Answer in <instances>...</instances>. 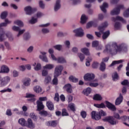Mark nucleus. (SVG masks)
Listing matches in <instances>:
<instances>
[{"label": "nucleus", "mask_w": 129, "mask_h": 129, "mask_svg": "<svg viewBox=\"0 0 129 129\" xmlns=\"http://www.w3.org/2000/svg\"><path fill=\"white\" fill-rule=\"evenodd\" d=\"M114 118H116V119H120L121 118L119 116V114L114 112L113 116H106L104 118L102 119V120L105 122H109L111 125H114L118 122L115 120Z\"/></svg>", "instance_id": "obj_1"}, {"label": "nucleus", "mask_w": 129, "mask_h": 129, "mask_svg": "<svg viewBox=\"0 0 129 129\" xmlns=\"http://www.w3.org/2000/svg\"><path fill=\"white\" fill-rule=\"evenodd\" d=\"M105 102L106 105L103 103H101V104H94V105L96 107H97V108H106L107 107L112 111H115V110H116V107H115V106L113 105V104L108 101H105Z\"/></svg>", "instance_id": "obj_2"}, {"label": "nucleus", "mask_w": 129, "mask_h": 129, "mask_svg": "<svg viewBox=\"0 0 129 129\" xmlns=\"http://www.w3.org/2000/svg\"><path fill=\"white\" fill-rule=\"evenodd\" d=\"M8 13L7 11H4L1 13V18L2 20H5V22L2 23L0 24V28L2 27H7L8 26V24H11L12 21H9V19H6L7 17H8Z\"/></svg>", "instance_id": "obj_3"}, {"label": "nucleus", "mask_w": 129, "mask_h": 129, "mask_svg": "<svg viewBox=\"0 0 129 129\" xmlns=\"http://www.w3.org/2000/svg\"><path fill=\"white\" fill-rule=\"evenodd\" d=\"M109 48H110V45H107L106 46L105 51H106V52H109L111 55H115L117 54V52L121 51V45H117L116 48L113 50L109 49Z\"/></svg>", "instance_id": "obj_4"}, {"label": "nucleus", "mask_w": 129, "mask_h": 129, "mask_svg": "<svg viewBox=\"0 0 129 129\" xmlns=\"http://www.w3.org/2000/svg\"><path fill=\"white\" fill-rule=\"evenodd\" d=\"M37 11H38L37 8H33L31 6H27L24 8V11L25 12L26 14L28 15L29 16L33 15V14L36 13Z\"/></svg>", "instance_id": "obj_5"}, {"label": "nucleus", "mask_w": 129, "mask_h": 129, "mask_svg": "<svg viewBox=\"0 0 129 129\" xmlns=\"http://www.w3.org/2000/svg\"><path fill=\"white\" fill-rule=\"evenodd\" d=\"M64 68L62 66L59 65L55 67L54 72L53 73V76L59 77L61 74H62V71H63Z\"/></svg>", "instance_id": "obj_6"}, {"label": "nucleus", "mask_w": 129, "mask_h": 129, "mask_svg": "<svg viewBox=\"0 0 129 129\" xmlns=\"http://www.w3.org/2000/svg\"><path fill=\"white\" fill-rule=\"evenodd\" d=\"M95 78V75L93 74L87 73L84 76L85 81H92Z\"/></svg>", "instance_id": "obj_7"}, {"label": "nucleus", "mask_w": 129, "mask_h": 129, "mask_svg": "<svg viewBox=\"0 0 129 129\" xmlns=\"http://www.w3.org/2000/svg\"><path fill=\"white\" fill-rule=\"evenodd\" d=\"M74 33L76 34L77 37H83L84 36V32L82 28L80 27L74 30Z\"/></svg>", "instance_id": "obj_8"}, {"label": "nucleus", "mask_w": 129, "mask_h": 129, "mask_svg": "<svg viewBox=\"0 0 129 129\" xmlns=\"http://www.w3.org/2000/svg\"><path fill=\"white\" fill-rule=\"evenodd\" d=\"M11 81V78L9 76H6L1 80V86H5V85H7L9 82Z\"/></svg>", "instance_id": "obj_9"}, {"label": "nucleus", "mask_w": 129, "mask_h": 129, "mask_svg": "<svg viewBox=\"0 0 129 129\" xmlns=\"http://www.w3.org/2000/svg\"><path fill=\"white\" fill-rule=\"evenodd\" d=\"M91 116L93 119H95V120H99V119H101V116L99 114L98 112L96 113V111H93L91 112Z\"/></svg>", "instance_id": "obj_10"}, {"label": "nucleus", "mask_w": 129, "mask_h": 129, "mask_svg": "<svg viewBox=\"0 0 129 129\" xmlns=\"http://www.w3.org/2000/svg\"><path fill=\"white\" fill-rule=\"evenodd\" d=\"M107 26H108L107 22H105L102 24L101 26L98 27V30H99L100 33H103L104 30H105V28H107Z\"/></svg>", "instance_id": "obj_11"}, {"label": "nucleus", "mask_w": 129, "mask_h": 129, "mask_svg": "<svg viewBox=\"0 0 129 129\" xmlns=\"http://www.w3.org/2000/svg\"><path fill=\"white\" fill-rule=\"evenodd\" d=\"M63 89L66 90L68 93H72L73 90L72 89V86L70 84H67L63 87Z\"/></svg>", "instance_id": "obj_12"}, {"label": "nucleus", "mask_w": 129, "mask_h": 129, "mask_svg": "<svg viewBox=\"0 0 129 129\" xmlns=\"http://www.w3.org/2000/svg\"><path fill=\"white\" fill-rule=\"evenodd\" d=\"M36 104L37 107V109H36L37 111H41V110H43V109H44V105H43V102L39 100H37Z\"/></svg>", "instance_id": "obj_13"}, {"label": "nucleus", "mask_w": 129, "mask_h": 129, "mask_svg": "<svg viewBox=\"0 0 129 129\" xmlns=\"http://www.w3.org/2000/svg\"><path fill=\"white\" fill-rule=\"evenodd\" d=\"M122 100H123V96H122V95L121 93L119 94V97H118L115 101V105H119L121 102H122Z\"/></svg>", "instance_id": "obj_14"}, {"label": "nucleus", "mask_w": 129, "mask_h": 129, "mask_svg": "<svg viewBox=\"0 0 129 129\" xmlns=\"http://www.w3.org/2000/svg\"><path fill=\"white\" fill-rule=\"evenodd\" d=\"M60 9H61V1L56 0L54 7V11L57 12L58 10H60Z\"/></svg>", "instance_id": "obj_15"}, {"label": "nucleus", "mask_w": 129, "mask_h": 129, "mask_svg": "<svg viewBox=\"0 0 129 129\" xmlns=\"http://www.w3.org/2000/svg\"><path fill=\"white\" fill-rule=\"evenodd\" d=\"M10 72V69L6 65H3L1 67L0 73H9Z\"/></svg>", "instance_id": "obj_16"}, {"label": "nucleus", "mask_w": 129, "mask_h": 129, "mask_svg": "<svg viewBox=\"0 0 129 129\" xmlns=\"http://www.w3.org/2000/svg\"><path fill=\"white\" fill-rule=\"evenodd\" d=\"M40 53L43 55H39V58L44 62H46L47 63V62H48V58H47V56L45 55L47 53L45 52H40Z\"/></svg>", "instance_id": "obj_17"}, {"label": "nucleus", "mask_w": 129, "mask_h": 129, "mask_svg": "<svg viewBox=\"0 0 129 129\" xmlns=\"http://www.w3.org/2000/svg\"><path fill=\"white\" fill-rule=\"evenodd\" d=\"M28 124L26 125H27L28 127H29V128H35V124L33 123V120L31 118H28L27 120Z\"/></svg>", "instance_id": "obj_18"}, {"label": "nucleus", "mask_w": 129, "mask_h": 129, "mask_svg": "<svg viewBox=\"0 0 129 129\" xmlns=\"http://www.w3.org/2000/svg\"><path fill=\"white\" fill-rule=\"evenodd\" d=\"M102 12H103L104 14L106 13V9L108 8V4L107 3H104L102 6L100 7Z\"/></svg>", "instance_id": "obj_19"}, {"label": "nucleus", "mask_w": 129, "mask_h": 129, "mask_svg": "<svg viewBox=\"0 0 129 129\" xmlns=\"http://www.w3.org/2000/svg\"><path fill=\"white\" fill-rule=\"evenodd\" d=\"M119 13H120L119 9H118L117 7H116L111 11L110 15H111V16H115L119 15Z\"/></svg>", "instance_id": "obj_20"}, {"label": "nucleus", "mask_w": 129, "mask_h": 129, "mask_svg": "<svg viewBox=\"0 0 129 129\" xmlns=\"http://www.w3.org/2000/svg\"><path fill=\"white\" fill-rule=\"evenodd\" d=\"M5 35H6L5 31L4 30H0V42H4L6 40Z\"/></svg>", "instance_id": "obj_21"}, {"label": "nucleus", "mask_w": 129, "mask_h": 129, "mask_svg": "<svg viewBox=\"0 0 129 129\" xmlns=\"http://www.w3.org/2000/svg\"><path fill=\"white\" fill-rule=\"evenodd\" d=\"M57 63H59L60 64H64V63H67V61L64 57L59 56L57 58Z\"/></svg>", "instance_id": "obj_22"}, {"label": "nucleus", "mask_w": 129, "mask_h": 129, "mask_svg": "<svg viewBox=\"0 0 129 129\" xmlns=\"http://www.w3.org/2000/svg\"><path fill=\"white\" fill-rule=\"evenodd\" d=\"M93 99L94 100H96L97 101H100L101 100H102V97H101L100 94H96L94 95Z\"/></svg>", "instance_id": "obj_23"}, {"label": "nucleus", "mask_w": 129, "mask_h": 129, "mask_svg": "<svg viewBox=\"0 0 129 129\" xmlns=\"http://www.w3.org/2000/svg\"><path fill=\"white\" fill-rule=\"evenodd\" d=\"M102 33H103V35L102 37L103 40H106V39H107V38H108V37L109 36V35H110V32H109V30H107L105 32H102Z\"/></svg>", "instance_id": "obj_24"}, {"label": "nucleus", "mask_w": 129, "mask_h": 129, "mask_svg": "<svg viewBox=\"0 0 129 129\" xmlns=\"http://www.w3.org/2000/svg\"><path fill=\"white\" fill-rule=\"evenodd\" d=\"M54 67H55V66L53 64H47L43 67V69H45L46 70H52Z\"/></svg>", "instance_id": "obj_25"}, {"label": "nucleus", "mask_w": 129, "mask_h": 129, "mask_svg": "<svg viewBox=\"0 0 129 129\" xmlns=\"http://www.w3.org/2000/svg\"><path fill=\"white\" fill-rule=\"evenodd\" d=\"M91 91H92V90L91 89V88L90 87H88L86 89L83 90V93L85 95H86V96H88V95H89V94L91 93Z\"/></svg>", "instance_id": "obj_26"}, {"label": "nucleus", "mask_w": 129, "mask_h": 129, "mask_svg": "<svg viewBox=\"0 0 129 129\" xmlns=\"http://www.w3.org/2000/svg\"><path fill=\"white\" fill-rule=\"evenodd\" d=\"M46 105L49 110H54V104L51 101H47Z\"/></svg>", "instance_id": "obj_27"}, {"label": "nucleus", "mask_w": 129, "mask_h": 129, "mask_svg": "<svg viewBox=\"0 0 129 129\" xmlns=\"http://www.w3.org/2000/svg\"><path fill=\"white\" fill-rule=\"evenodd\" d=\"M105 69H106V65L105 64V63L101 62L100 64L99 70L102 71V72H104Z\"/></svg>", "instance_id": "obj_28"}, {"label": "nucleus", "mask_w": 129, "mask_h": 129, "mask_svg": "<svg viewBox=\"0 0 129 129\" xmlns=\"http://www.w3.org/2000/svg\"><path fill=\"white\" fill-rule=\"evenodd\" d=\"M81 51L86 56H90V52H89V49L86 47L82 48Z\"/></svg>", "instance_id": "obj_29"}, {"label": "nucleus", "mask_w": 129, "mask_h": 129, "mask_svg": "<svg viewBox=\"0 0 129 129\" xmlns=\"http://www.w3.org/2000/svg\"><path fill=\"white\" fill-rule=\"evenodd\" d=\"M52 80V78H51V76H47L45 77L44 81V83L45 84H48L51 82V81Z\"/></svg>", "instance_id": "obj_30"}, {"label": "nucleus", "mask_w": 129, "mask_h": 129, "mask_svg": "<svg viewBox=\"0 0 129 129\" xmlns=\"http://www.w3.org/2000/svg\"><path fill=\"white\" fill-rule=\"evenodd\" d=\"M5 35L7 38H8L10 41H14V37H13V35L12 33L10 32H8L7 33H5Z\"/></svg>", "instance_id": "obj_31"}, {"label": "nucleus", "mask_w": 129, "mask_h": 129, "mask_svg": "<svg viewBox=\"0 0 129 129\" xmlns=\"http://www.w3.org/2000/svg\"><path fill=\"white\" fill-rule=\"evenodd\" d=\"M30 38H31V35H30V33L27 32L24 34L23 39L25 41H29V40H30Z\"/></svg>", "instance_id": "obj_32"}, {"label": "nucleus", "mask_w": 129, "mask_h": 129, "mask_svg": "<svg viewBox=\"0 0 129 129\" xmlns=\"http://www.w3.org/2000/svg\"><path fill=\"white\" fill-rule=\"evenodd\" d=\"M48 125L49 126H53V127L57 126V121L52 120L48 121Z\"/></svg>", "instance_id": "obj_33"}, {"label": "nucleus", "mask_w": 129, "mask_h": 129, "mask_svg": "<svg viewBox=\"0 0 129 129\" xmlns=\"http://www.w3.org/2000/svg\"><path fill=\"white\" fill-rule=\"evenodd\" d=\"M18 122L20 124L22 125V126H26V125H27V123H26V120L24 118L19 119Z\"/></svg>", "instance_id": "obj_34"}, {"label": "nucleus", "mask_w": 129, "mask_h": 129, "mask_svg": "<svg viewBox=\"0 0 129 129\" xmlns=\"http://www.w3.org/2000/svg\"><path fill=\"white\" fill-rule=\"evenodd\" d=\"M87 21V18L85 15H82L81 18V24H85Z\"/></svg>", "instance_id": "obj_35"}, {"label": "nucleus", "mask_w": 129, "mask_h": 129, "mask_svg": "<svg viewBox=\"0 0 129 129\" xmlns=\"http://www.w3.org/2000/svg\"><path fill=\"white\" fill-rule=\"evenodd\" d=\"M69 79L70 81H71L72 82H74L75 83L78 82V79L73 77V76H70Z\"/></svg>", "instance_id": "obj_36"}, {"label": "nucleus", "mask_w": 129, "mask_h": 129, "mask_svg": "<svg viewBox=\"0 0 129 129\" xmlns=\"http://www.w3.org/2000/svg\"><path fill=\"white\" fill-rule=\"evenodd\" d=\"M34 90L36 93H40V92H42V88L39 86H36L34 88Z\"/></svg>", "instance_id": "obj_37"}, {"label": "nucleus", "mask_w": 129, "mask_h": 129, "mask_svg": "<svg viewBox=\"0 0 129 129\" xmlns=\"http://www.w3.org/2000/svg\"><path fill=\"white\" fill-rule=\"evenodd\" d=\"M99 45V41L97 40H95L93 41L92 43V47H93V48H97Z\"/></svg>", "instance_id": "obj_38"}, {"label": "nucleus", "mask_w": 129, "mask_h": 129, "mask_svg": "<svg viewBox=\"0 0 129 129\" xmlns=\"http://www.w3.org/2000/svg\"><path fill=\"white\" fill-rule=\"evenodd\" d=\"M14 23L19 27H24V23H23L21 20L15 21Z\"/></svg>", "instance_id": "obj_39"}, {"label": "nucleus", "mask_w": 129, "mask_h": 129, "mask_svg": "<svg viewBox=\"0 0 129 129\" xmlns=\"http://www.w3.org/2000/svg\"><path fill=\"white\" fill-rule=\"evenodd\" d=\"M38 22V19L37 18H35L34 17H32L31 19L29 20V23L31 24V25H34V24H36Z\"/></svg>", "instance_id": "obj_40"}, {"label": "nucleus", "mask_w": 129, "mask_h": 129, "mask_svg": "<svg viewBox=\"0 0 129 129\" xmlns=\"http://www.w3.org/2000/svg\"><path fill=\"white\" fill-rule=\"evenodd\" d=\"M62 45L57 44L53 46V48L55 50H57V51H61L62 50Z\"/></svg>", "instance_id": "obj_41"}, {"label": "nucleus", "mask_w": 129, "mask_h": 129, "mask_svg": "<svg viewBox=\"0 0 129 129\" xmlns=\"http://www.w3.org/2000/svg\"><path fill=\"white\" fill-rule=\"evenodd\" d=\"M68 107H69V108H70L71 110H72V111H75V110H76V109H75V104H74V103H71L69 104Z\"/></svg>", "instance_id": "obj_42"}, {"label": "nucleus", "mask_w": 129, "mask_h": 129, "mask_svg": "<svg viewBox=\"0 0 129 129\" xmlns=\"http://www.w3.org/2000/svg\"><path fill=\"white\" fill-rule=\"evenodd\" d=\"M53 79L52 80V84L53 85H58V77H56L55 76H53Z\"/></svg>", "instance_id": "obj_43"}, {"label": "nucleus", "mask_w": 129, "mask_h": 129, "mask_svg": "<svg viewBox=\"0 0 129 129\" xmlns=\"http://www.w3.org/2000/svg\"><path fill=\"white\" fill-rule=\"evenodd\" d=\"M99 114H100V116H106L107 115V114L106 112H105L103 110L101 109L100 111H98Z\"/></svg>", "instance_id": "obj_44"}, {"label": "nucleus", "mask_w": 129, "mask_h": 129, "mask_svg": "<svg viewBox=\"0 0 129 129\" xmlns=\"http://www.w3.org/2000/svg\"><path fill=\"white\" fill-rule=\"evenodd\" d=\"M41 69H42V66L40 63H37L36 67H34V70L35 71H39V70H41Z\"/></svg>", "instance_id": "obj_45"}, {"label": "nucleus", "mask_w": 129, "mask_h": 129, "mask_svg": "<svg viewBox=\"0 0 129 129\" xmlns=\"http://www.w3.org/2000/svg\"><path fill=\"white\" fill-rule=\"evenodd\" d=\"M39 114H40V115H42V116H48V115H49L48 112L45 110L40 111Z\"/></svg>", "instance_id": "obj_46"}, {"label": "nucleus", "mask_w": 129, "mask_h": 129, "mask_svg": "<svg viewBox=\"0 0 129 129\" xmlns=\"http://www.w3.org/2000/svg\"><path fill=\"white\" fill-rule=\"evenodd\" d=\"M30 116L32 118V119H33V120L37 121V118H38V117L35 114V113H31L30 114Z\"/></svg>", "instance_id": "obj_47"}, {"label": "nucleus", "mask_w": 129, "mask_h": 129, "mask_svg": "<svg viewBox=\"0 0 129 129\" xmlns=\"http://www.w3.org/2000/svg\"><path fill=\"white\" fill-rule=\"evenodd\" d=\"M78 56L80 58V61H81V62H83V60H84V59H85V56L84 55V54H83L81 53H78Z\"/></svg>", "instance_id": "obj_48"}, {"label": "nucleus", "mask_w": 129, "mask_h": 129, "mask_svg": "<svg viewBox=\"0 0 129 129\" xmlns=\"http://www.w3.org/2000/svg\"><path fill=\"white\" fill-rule=\"evenodd\" d=\"M117 21H120L121 22H123L124 24H126V21L125 20L123 19L122 17L120 16H117L116 17Z\"/></svg>", "instance_id": "obj_49"}, {"label": "nucleus", "mask_w": 129, "mask_h": 129, "mask_svg": "<svg viewBox=\"0 0 129 129\" xmlns=\"http://www.w3.org/2000/svg\"><path fill=\"white\" fill-rule=\"evenodd\" d=\"M113 78V81H115V80H117L118 79V74H117V72H115L114 73V75L112 76Z\"/></svg>", "instance_id": "obj_50"}, {"label": "nucleus", "mask_w": 129, "mask_h": 129, "mask_svg": "<svg viewBox=\"0 0 129 129\" xmlns=\"http://www.w3.org/2000/svg\"><path fill=\"white\" fill-rule=\"evenodd\" d=\"M48 71L46 69H43L42 71V76H43L44 77H46L47 76H48Z\"/></svg>", "instance_id": "obj_51"}, {"label": "nucleus", "mask_w": 129, "mask_h": 129, "mask_svg": "<svg viewBox=\"0 0 129 129\" xmlns=\"http://www.w3.org/2000/svg\"><path fill=\"white\" fill-rule=\"evenodd\" d=\"M39 8H40V9H42V10H44V9H45V4L43 2V1H39Z\"/></svg>", "instance_id": "obj_52"}, {"label": "nucleus", "mask_w": 129, "mask_h": 129, "mask_svg": "<svg viewBox=\"0 0 129 129\" xmlns=\"http://www.w3.org/2000/svg\"><path fill=\"white\" fill-rule=\"evenodd\" d=\"M114 28L116 30H119L120 29V23L116 22L114 25Z\"/></svg>", "instance_id": "obj_53"}, {"label": "nucleus", "mask_w": 129, "mask_h": 129, "mask_svg": "<svg viewBox=\"0 0 129 129\" xmlns=\"http://www.w3.org/2000/svg\"><path fill=\"white\" fill-rule=\"evenodd\" d=\"M89 85L91 86V87H97V86L99 85V84L98 83H90Z\"/></svg>", "instance_id": "obj_54"}, {"label": "nucleus", "mask_w": 129, "mask_h": 129, "mask_svg": "<svg viewBox=\"0 0 129 129\" xmlns=\"http://www.w3.org/2000/svg\"><path fill=\"white\" fill-rule=\"evenodd\" d=\"M61 114L62 116H67L69 115V114L67 113V110H66V109H62Z\"/></svg>", "instance_id": "obj_55"}, {"label": "nucleus", "mask_w": 129, "mask_h": 129, "mask_svg": "<svg viewBox=\"0 0 129 129\" xmlns=\"http://www.w3.org/2000/svg\"><path fill=\"white\" fill-rule=\"evenodd\" d=\"M123 17L124 18H129V11L127 9L123 12Z\"/></svg>", "instance_id": "obj_56"}, {"label": "nucleus", "mask_w": 129, "mask_h": 129, "mask_svg": "<svg viewBox=\"0 0 129 129\" xmlns=\"http://www.w3.org/2000/svg\"><path fill=\"white\" fill-rule=\"evenodd\" d=\"M36 18L37 19H39L40 18H41V17H43V16H44V14H43L42 12H38L36 14Z\"/></svg>", "instance_id": "obj_57"}, {"label": "nucleus", "mask_w": 129, "mask_h": 129, "mask_svg": "<svg viewBox=\"0 0 129 129\" xmlns=\"http://www.w3.org/2000/svg\"><path fill=\"white\" fill-rule=\"evenodd\" d=\"M99 63L97 62H94L92 64V68L96 69L98 67Z\"/></svg>", "instance_id": "obj_58"}, {"label": "nucleus", "mask_w": 129, "mask_h": 129, "mask_svg": "<svg viewBox=\"0 0 129 129\" xmlns=\"http://www.w3.org/2000/svg\"><path fill=\"white\" fill-rule=\"evenodd\" d=\"M19 33L17 35V37H19L20 36H21V35H23V34H24V33H25V32H26V30L25 29H23V30H20L19 29V31H18Z\"/></svg>", "instance_id": "obj_59"}, {"label": "nucleus", "mask_w": 129, "mask_h": 129, "mask_svg": "<svg viewBox=\"0 0 129 129\" xmlns=\"http://www.w3.org/2000/svg\"><path fill=\"white\" fill-rule=\"evenodd\" d=\"M41 32L43 34H48V33L50 32V30H49L47 28H42Z\"/></svg>", "instance_id": "obj_60"}, {"label": "nucleus", "mask_w": 129, "mask_h": 129, "mask_svg": "<svg viewBox=\"0 0 129 129\" xmlns=\"http://www.w3.org/2000/svg\"><path fill=\"white\" fill-rule=\"evenodd\" d=\"M81 115L83 118H85L86 117V116L87 115V113H86V111H82L81 112Z\"/></svg>", "instance_id": "obj_61"}, {"label": "nucleus", "mask_w": 129, "mask_h": 129, "mask_svg": "<svg viewBox=\"0 0 129 129\" xmlns=\"http://www.w3.org/2000/svg\"><path fill=\"white\" fill-rule=\"evenodd\" d=\"M128 80H124L123 81L121 82V84L122 85H124V86H126L128 85Z\"/></svg>", "instance_id": "obj_62"}, {"label": "nucleus", "mask_w": 129, "mask_h": 129, "mask_svg": "<svg viewBox=\"0 0 129 129\" xmlns=\"http://www.w3.org/2000/svg\"><path fill=\"white\" fill-rule=\"evenodd\" d=\"M86 37L89 40H94V37L92 34H87Z\"/></svg>", "instance_id": "obj_63"}, {"label": "nucleus", "mask_w": 129, "mask_h": 129, "mask_svg": "<svg viewBox=\"0 0 129 129\" xmlns=\"http://www.w3.org/2000/svg\"><path fill=\"white\" fill-rule=\"evenodd\" d=\"M54 100H56L57 102L60 100V99L59 98V94L58 93L55 94Z\"/></svg>", "instance_id": "obj_64"}]
</instances>
